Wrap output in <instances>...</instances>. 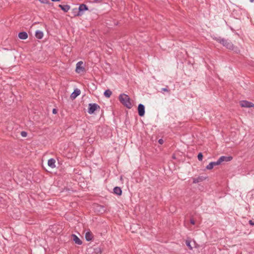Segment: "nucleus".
<instances>
[{
  "instance_id": "obj_1",
  "label": "nucleus",
  "mask_w": 254,
  "mask_h": 254,
  "mask_svg": "<svg viewBox=\"0 0 254 254\" xmlns=\"http://www.w3.org/2000/svg\"><path fill=\"white\" fill-rule=\"evenodd\" d=\"M119 100L120 102L128 109H130L132 107L131 102V99L129 97L124 93L121 94L119 97Z\"/></svg>"
},
{
  "instance_id": "obj_2",
  "label": "nucleus",
  "mask_w": 254,
  "mask_h": 254,
  "mask_svg": "<svg viewBox=\"0 0 254 254\" xmlns=\"http://www.w3.org/2000/svg\"><path fill=\"white\" fill-rule=\"evenodd\" d=\"M216 41L219 42V43L222 44L223 46L225 47L226 48L231 50H234V46L233 44L229 41L228 40L225 39L224 38H221V37H215L213 38Z\"/></svg>"
},
{
  "instance_id": "obj_3",
  "label": "nucleus",
  "mask_w": 254,
  "mask_h": 254,
  "mask_svg": "<svg viewBox=\"0 0 254 254\" xmlns=\"http://www.w3.org/2000/svg\"><path fill=\"white\" fill-rule=\"evenodd\" d=\"M86 251L88 254H101L102 253L101 248L97 245L88 248Z\"/></svg>"
},
{
  "instance_id": "obj_4",
  "label": "nucleus",
  "mask_w": 254,
  "mask_h": 254,
  "mask_svg": "<svg viewBox=\"0 0 254 254\" xmlns=\"http://www.w3.org/2000/svg\"><path fill=\"white\" fill-rule=\"evenodd\" d=\"M100 107L96 103H90L88 105V112L89 114H92L97 110H100Z\"/></svg>"
},
{
  "instance_id": "obj_5",
  "label": "nucleus",
  "mask_w": 254,
  "mask_h": 254,
  "mask_svg": "<svg viewBox=\"0 0 254 254\" xmlns=\"http://www.w3.org/2000/svg\"><path fill=\"white\" fill-rule=\"evenodd\" d=\"M240 105L242 107L251 108L254 107V104L247 100L240 101Z\"/></svg>"
},
{
  "instance_id": "obj_6",
  "label": "nucleus",
  "mask_w": 254,
  "mask_h": 254,
  "mask_svg": "<svg viewBox=\"0 0 254 254\" xmlns=\"http://www.w3.org/2000/svg\"><path fill=\"white\" fill-rule=\"evenodd\" d=\"M83 62L82 61L78 62L76 64L75 71L77 73H79L85 71L84 67L81 66Z\"/></svg>"
},
{
  "instance_id": "obj_7",
  "label": "nucleus",
  "mask_w": 254,
  "mask_h": 254,
  "mask_svg": "<svg viewBox=\"0 0 254 254\" xmlns=\"http://www.w3.org/2000/svg\"><path fill=\"white\" fill-rule=\"evenodd\" d=\"M138 115L140 117H143L145 114V107L142 104H139L137 108Z\"/></svg>"
},
{
  "instance_id": "obj_8",
  "label": "nucleus",
  "mask_w": 254,
  "mask_h": 254,
  "mask_svg": "<svg viewBox=\"0 0 254 254\" xmlns=\"http://www.w3.org/2000/svg\"><path fill=\"white\" fill-rule=\"evenodd\" d=\"M232 159H233V157L231 156H221L218 159V161H219V163H220V164H221L223 162L230 161Z\"/></svg>"
},
{
  "instance_id": "obj_9",
  "label": "nucleus",
  "mask_w": 254,
  "mask_h": 254,
  "mask_svg": "<svg viewBox=\"0 0 254 254\" xmlns=\"http://www.w3.org/2000/svg\"><path fill=\"white\" fill-rule=\"evenodd\" d=\"M80 94V90L77 88L74 90L73 92L71 94L70 98L71 100L75 99Z\"/></svg>"
},
{
  "instance_id": "obj_10",
  "label": "nucleus",
  "mask_w": 254,
  "mask_h": 254,
  "mask_svg": "<svg viewBox=\"0 0 254 254\" xmlns=\"http://www.w3.org/2000/svg\"><path fill=\"white\" fill-rule=\"evenodd\" d=\"M220 164L219 163L218 160L216 162H211L206 167V169L207 170H211L213 169L214 166L219 165Z\"/></svg>"
},
{
  "instance_id": "obj_11",
  "label": "nucleus",
  "mask_w": 254,
  "mask_h": 254,
  "mask_svg": "<svg viewBox=\"0 0 254 254\" xmlns=\"http://www.w3.org/2000/svg\"><path fill=\"white\" fill-rule=\"evenodd\" d=\"M88 10V8L87 6L84 3L80 4V5L78 7V10L79 11L81 15L83 14V11H85V10Z\"/></svg>"
},
{
  "instance_id": "obj_12",
  "label": "nucleus",
  "mask_w": 254,
  "mask_h": 254,
  "mask_svg": "<svg viewBox=\"0 0 254 254\" xmlns=\"http://www.w3.org/2000/svg\"><path fill=\"white\" fill-rule=\"evenodd\" d=\"M71 237L75 244L79 245L82 244V241L80 240V239L76 235H75V234H72Z\"/></svg>"
},
{
  "instance_id": "obj_13",
  "label": "nucleus",
  "mask_w": 254,
  "mask_h": 254,
  "mask_svg": "<svg viewBox=\"0 0 254 254\" xmlns=\"http://www.w3.org/2000/svg\"><path fill=\"white\" fill-rule=\"evenodd\" d=\"M55 163L56 160L54 158H51L48 161V166L52 168H54L56 167Z\"/></svg>"
},
{
  "instance_id": "obj_14",
  "label": "nucleus",
  "mask_w": 254,
  "mask_h": 254,
  "mask_svg": "<svg viewBox=\"0 0 254 254\" xmlns=\"http://www.w3.org/2000/svg\"><path fill=\"white\" fill-rule=\"evenodd\" d=\"M93 238V234L91 231H88L85 233V239L87 241H91Z\"/></svg>"
},
{
  "instance_id": "obj_15",
  "label": "nucleus",
  "mask_w": 254,
  "mask_h": 254,
  "mask_svg": "<svg viewBox=\"0 0 254 254\" xmlns=\"http://www.w3.org/2000/svg\"><path fill=\"white\" fill-rule=\"evenodd\" d=\"M59 7L61 8L64 12H67L70 9V6L67 4H59Z\"/></svg>"
},
{
  "instance_id": "obj_16",
  "label": "nucleus",
  "mask_w": 254,
  "mask_h": 254,
  "mask_svg": "<svg viewBox=\"0 0 254 254\" xmlns=\"http://www.w3.org/2000/svg\"><path fill=\"white\" fill-rule=\"evenodd\" d=\"M18 37L20 39L25 40L28 38V34L26 32H21L18 34Z\"/></svg>"
},
{
  "instance_id": "obj_17",
  "label": "nucleus",
  "mask_w": 254,
  "mask_h": 254,
  "mask_svg": "<svg viewBox=\"0 0 254 254\" xmlns=\"http://www.w3.org/2000/svg\"><path fill=\"white\" fill-rule=\"evenodd\" d=\"M72 14L73 16L76 17V16H81V13H80L79 11L78 10V8H73L72 9Z\"/></svg>"
},
{
  "instance_id": "obj_18",
  "label": "nucleus",
  "mask_w": 254,
  "mask_h": 254,
  "mask_svg": "<svg viewBox=\"0 0 254 254\" xmlns=\"http://www.w3.org/2000/svg\"><path fill=\"white\" fill-rule=\"evenodd\" d=\"M113 190H114V193L118 195H121L122 193V190L121 188H120L119 187H115Z\"/></svg>"
},
{
  "instance_id": "obj_19",
  "label": "nucleus",
  "mask_w": 254,
  "mask_h": 254,
  "mask_svg": "<svg viewBox=\"0 0 254 254\" xmlns=\"http://www.w3.org/2000/svg\"><path fill=\"white\" fill-rule=\"evenodd\" d=\"M35 36L37 38L41 39L43 37V33L40 31H37L35 33Z\"/></svg>"
},
{
  "instance_id": "obj_20",
  "label": "nucleus",
  "mask_w": 254,
  "mask_h": 254,
  "mask_svg": "<svg viewBox=\"0 0 254 254\" xmlns=\"http://www.w3.org/2000/svg\"><path fill=\"white\" fill-rule=\"evenodd\" d=\"M112 94V91L110 89L106 90L104 93V96L107 98H109Z\"/></svg>"
},
{
  "instance_id": "obj_21",
  "label": "nucleus",
  "mask_w": 254,
  "mask_h": 254,
  "mask_svg": "<svg viewBox=\"0 0 254 254\" xmlns=\"http://www.w3.org/2000/svg\"><path fill=\"white\" fill-rule=\"evenodd\" d=\"M202 179L200 177L194 178V179H193V183L196 184V183H199V182L202 181Z\"/></svg>"
},
{
  "instance_id": "obj_22",
  "label": "nucleus",
  "mask_w": 254,
  "mask_h": 254,
  "mask_svg": "<svg viewBox=\"0 0 254 254\" xmlns=\"http://www.w3.org/2000/svg\"><path fill=\"white\" fill-rule=\"evenodd\" d=\"M162 91L167 92L169 93H170V90L168 89V86H166L165 88H163L161 89Z\"/></svg>"
},
{
  "instance_id": "obj_23",
  "label": "nucleus",
  "mask_w": 254,
  "mask_h": 254,
  "mask_svg": "<svg viewBox=\"0 0 254 254\" xmlns=\"http://www.w3.org/2000/svg\"><path fill=\"white\" fill-rule=\"evenodd\" d=\"M197 158H198V160L199 161H202V159H203V154L201 152H200L198 153V155H197Z\"/></svg>"
},
{
  "instance_id": "obj_24",
  "label": "nucleus",
  "mask_w": 254,
  "mask_h": 254,
  "mask_svg": "<svg viewBox=\"0 0 254 254\" xmlns=\"http://www.w3.org/2000/svg\"><path fill=\"white\" fill-rule=\"evenodd\" d=\"M186 244L187 246L190 248V250L192 249V247L190 246V241H186Z\"/></svg>"
},
{
  "instance_id": "obj_25",
  "label": "nucleus",
  "mask_w": 254,
  "mask_h": 254,
  "mask_svg": "<svg viewBox=\"0 0 254 254\" xmlns=\"http://www.w3.org/2000/svg\"><path fill=\"white\" fill-rule=\"evenodd\" d=\"M21 135L23 137H26L27 135V133L26 131H22L21 132Z\"/></svg>"
},
{
  "instance_id": "obj_26",
  "label": "nucleus",
  "mask_w": 254,
  "mask_h": 254,
  "mask_svg": "<svg viewBox=\"0 0 254 254\" xmlns=\"http://www.w3.org/2000/svg\"><path fill=\"white\" fill-rule=\"evenodd\" d=\"M41 3H49V1L48 0H39Z\"/></svg>"
},
{
  "instance_id": "obj_27",
  "label": "nucleus",
  "mask_w": 254,
  "mask_h": 254,
  "mask_svg": "<svg viewBox=\"0 0 254 254\" xmlns=\"http://www.w3.org/2000/svg\"><path fill=\"white\" fill-rule=\"evenodd\" d=\"M158 142L159 144H162L164 142V141L162 139H160L159 140H158Z\"/></svg>"
},
{
  "instance_id": "obj_28",
  "label": "nucleus",
  "mask_w": 254,
  "mask_h": 254,
  "mask_svg": "<svg viewBox=\"0 0 254 254\" xmlns=\"http://www.w3.org/2000/svg\"><path fill=\"white\" fill-rule=\"evenodd\" d=\"M190 222L191 224H193V225H194L195 224V221L193 219H190Z\"/></svg>"
},
{
  "instance_id": "obj_29",
  "label": "nucleus",
  "mask_w": 254,
  "mask_h": 254,
  "mask_svg": "<svg viewBox=\"0 0 254 254\" xmlns=\"http://www.w3.org/2000/svg\"><path fill=\"white\" fill-rule=\"evenodd\" d=\"M249 224L252 226H254V221L251 220L249 221Z\"/></svg>"
},
{
  "instance_id": "obj_30",
  "label": "nucleus",
  "mask_w": 254,
  "mask_h": 254,
  "mask_svg": "<svg viewBox=\"0 0 254 254\" xmlns=\"http://www.w3.org/2000/svg\"><path fill=\"white\" fill-rule=\"evenodd\" d=\"M57 113V110L56 109H53V114H56Z\"/></svg>"
},
{
  "instance_id": "obj_31",
  "label": "nucleus",
  "mask_w": 254,
  "mask_h": 254,
  "mask_svg": "<svg viewBox=\"0 0 254 254\" xmlns=\"http://www.w3.org/2000/svg\"><path fill=\"white\" fill-rule=\"evenodd\" d=\"M235 52H236V53H239V52H240V50L237 49L236 50Z\"/></svg>"
},
{
  "instance_id": "obj_32",
  "label": "nucleus",
  "mask_w": 254,
  "mask_h": 254,
  "mask_svg": "<svg viewBox=\"0 0 254 254\" xmlns=\"http://www.w3.org/2000/svg\"><path fill=\"white\" fill-rule=\"evenodd\" d=\"M52 1H60L61 0H51Z\"/></svg>"
},
{
  "instance_id": "obj_33",
  "label": "nucleus",
  "mask_w": 254,
  "mask_h": 254,
  "mask_svg": "<svg viewBox=\"0 0 254 254\" xmlns=\"http://www.w3.org/2000/svg\"><path fill=\"white\" fill-rule=\"evenodd\" d=\"M251 2H254V0H250Z\"/></svg>"
}]
</instances>
